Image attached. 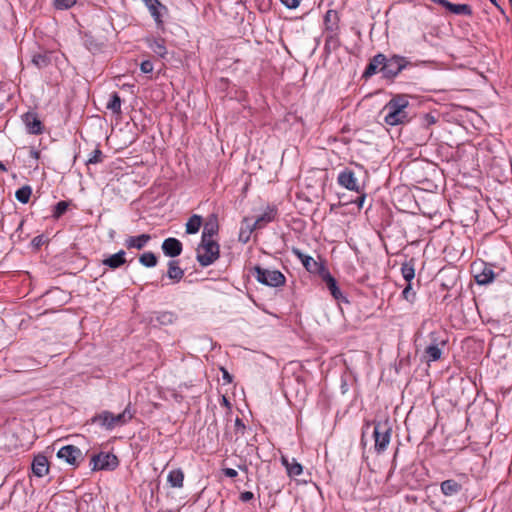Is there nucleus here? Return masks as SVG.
<instances>
[{
  "label": "nucleus",
  "instance_id": "bb28decb",
  "mask_svg": "<svg viewBox=\"0 0 512 512\" xmlns=\"http://www.w3.org/2000/svg\"><path fill=\"white\" fill-rule=\"evenodd\" d=\"M167 481L173 488H182L184 482V473L181 469L171 470L168 474Z\"/></svg>",
  "mask_w": 512,
  "mask_h": 512
},
{
  "label": "nucleus",
  "instance_id": "4be33fe9",
  "mask_svg": "<svg viewBox=\"0 0 512 512\" xmlns=\"http://www.w3.org/2000/svg\"><path fill=\"white\" fill-rule=\"evenodd\" d=\"M322 278H323L324 282L326 283V286L329 289V291H330L331 295L333 296V298L336 299V300L341 299L343 297V295H342V292H341L340 288L337 285V282H336L335 278L332 277L331 274L328 271H326L322 275Z\"/></svg>",
  "mask_w": 512,
  "mask_h": 512
},
{
  "label": "nucleus",
  "instance_id": "ea45409f",
  "mask_svg": "<svg viewBox=\"0 0 512 512\" xmlns=\"http://www.w3.org/2000/svg\"><path fill=\"white\" fill-rule=\"evenodd\" d=\"M76 0H54L53 5L57 10H67L75 5Z\"/></svg>",
  "mask_w": 512,
  "mask_h": 512
},
{
  "label": "nucleus",
  "instance_id": "37998d69",
  "mask_svg": "<svg viewBox=\"0 0 512 512\" xmlns=\"http://www.w3.org/2000/svg\"><path fill=\"white\" fill-rule=\"evenodd\" d=\"M339 39L337 37V33H328L325 38V48L333 45L334 47L338 46Z\"/></svg>",
  "mask_w": 512,
  "mask_h": 512
},
{
  "label": "nucleus",
  "instance_id": "4c0bfd02",
  "mask_svg": "<svg viewBox=\"0 0 512 512\" xmlns=\"http://www.w3.org/2000/svg\"><path fill=\"white\" fill-rule=\"evenodd\" d=\"M68 202L66 201H59L53 209V217L55 219L60 218L68 209Z\"/></svg>",
  "mask_w": 512,
  "mask_h": 512
},
{
  "label": "nucleus",
  "instance_id": "c85d7f7f",
  "mask_svg": "<svg viewBox=\"0 0 512 512\" xmlns=\"http://www.w3.org/2000/svg\"><path fill=\"white\" fill-rule=\"evenodd\" d=\"M130 403L126 406L124 411L118 415L113 414V428L116 425H123L133 418V412L130 408Z\"/></svg>",
  "mask_w": 512,
  "mask_h": 512
},
{
  "label": "nucleus",
  "instance_id": "412c9836",
  "mask_svg": "<svg viewBox=\"0 0 512 512\" xmlns=\"http://www.w3.org/2000/svg\"><path fill=\"white\" fill-rule=\"evenodd\" d=\"M148 47L160 58L164 59L167 55L165 40L162 38L147 39Z\"/></svg>",
  "mask_w": 512,
  "mask_h": 512
},
{
  "label": "nucleus",
  "instance_id": "f3484780",
  "mask_svg": "<svg viewBox=\"0 0 512 512\" xmlns=\"http://www.w3.org/2000/svg\"><path fill=\"white\" fill-rule=\"evenodd\" d=\"M151 240V236L149 234H141L139 236H129L125 240V247L127 249H143L147 243Z\"/></svg>",
  "mask_w": 512,
  "mask_h": 512
},
{
  "label": "nucleus",
  "instance_id": "e433bc0d",
  "mask_svg": "<svg viewBox=\"0 0 512 512\" xmlns=\"http://www.w3.org/2000/svg\"><path fill=\"white\" fill-rule=\"evenodd\" d=\"M303 471V467L300 463L296 462L293 459V462L290 465H287V473L290 477L299 476Z\"/></svg>",
  "mask_w": 512,
  "mask_h": 512
},
{
  "label": "nucleus",
  "instance_id": "603ef678",
  "mask_svg": "<svg viewBox=\"0 0 512 512\" xmlns=\"http://www.w3.org/2000/svg\"><path fill=\"white\" fill-rule=\"evenodd\" d=\"M221 371H222L223 379L227 383H231L232 382V376L229 374V372L226 369H224V368H221Z\"/></svg>",
  "mask_w": 512,
  "mask_h": 512
},
{
  "label": "nucleus",
  "instance_id": "2f4dec72",
  "mask_svg": "<svg viewBox=\"0 0 512 512\" xmlns=\"http://www.w3.org/2000/svg\"><path fill=\"white\" fill-rule=\"evenodd\" d=\"M448 11L455 15H465V16H471L473 13L471 6L468 4L451 3Z\"/></svg>",
  "mask_w": 512,
  "mask_h": 512
},
{
  "label": "nucleus",
  "instance_id": "09e8293b",
  "mask_svg": "<svg viewBox=\"0 0 512 512\" xmlns=\"http://www.w3.org/2000/svg\"><path fill=\"white\" fill-rule=\"evenodd\" d=\"M239 498L242 502H249L254 498V494L251 491H245L240 494Z\"/></svg>",
  "mask_w": 512,
  "mask_h": 512
},
{
  "label": "nucleus",
  "instance_id": "49530a36",
  "mask_svg": "<svg viewBox=\"0 0 512 512\" xmlns=\"http://www.w3.org/2000/svg\"><path fill=\"white\" fill-rule=\"evenodd\" d=\"M245 429H246V427H245V425H244V423H243L242 419H240L239 417H237V418H236V420H235V432H236L237 434H241V435H243V434H244V432H245Z\"/></svg>",
  "mask_w": 512,
  "mask_h": 512
},
{
  "label": "nucleus",
  "instance_id": "72a5a7b5",
  "mask_svg": "<svg viewBox=\"0 0 512 512\" xmlns=\"http://www.w3.org/2000/svg\"><path fill=\"white\" fill-rule=\"evenodd\" d=\"M139 262L147 268H152L157 265L158 259L153 252L149 251L140 255Z\"/></svg>",
  "mask_w": 512,
  "mask_h": 512
},
{
  "label": "nucleus",
  "instance_id": "cd10ccee",
  "mask_svg": "<svg viewBox=\"0 0 512 512\" xmlns=\"http://www.w3.org/2000/svg\"><path fill=\"white\" fill-rule=\"evenodd\" d=\"M444 348L445 347L427 345V347L424 350V356L427 362H434L441 359Z\"/></svg>",
  "mask_w": 512,
  "mask_h": 512
},
{
  "label": "nucleus",
  "instance_id": "a19ab883",
  "mask_svg": "<svg viewBox=\"0 0 512 512\" xmlns=\"http://www.w3.org/2000/svg\"><path fill=\"white\" fill-rule=\"evenodd\" d=\"M156 320L162 325H168L174 321V314L171 312H162L158 314Z\"/></svg>",
  "mask_w": 512,
  "mask_h": 512
},
{
  "label": "nucleus",
  "instance_id": "393cba45",
  "mask_svg": "<svg viewBox=\"0 0 512 512\" xmlns=\"http://www.w3.org/2000/svg\"><path fill=\"white\" fill-rule=\"evenodd\" d=\"M167 276L174 282H179L184 276V270L179 267L178 261L171 260L168 262Z\"/></svg>",
  "mask_w": 512,
  "mask_h": 512
},
{
  "label": "nucleus",
  "instance_id": "1a4fd4ad",
  "mask_svg": "<svg viewBox=\"0 0 512 512\" xmlns=\"http://www.w3.org/2000/svg\"><path fill=\"white\" fill-rule=\"evenodd\" d=\"M472 269L474 272L475 281L479 285H487L491 283L495 278V273L492 266L484 262H474Z\"/></svg>",
  "mask_w": 512,
  "mask_h": 512
},
{
  "label": "nucleus",
  "instance_id": "9d476101",
  "mask_svg": "<svg viewBox=\"0 0 512 512\" xmlns=\"http://www.w3.org/2000/svg\"><path fill=\"white\" fill-rule=\"evenodd\" d=\"M292 253L301 261L308 272L322 276L327 271L322 263H319L311 256L304 254L300 249L293 248Z\"/></svg>",
  "mask_w": 512,
  "mask_h": 512
},
{
  "label": "nucleus",
  "instance_id": "de8ad7c7",
  "mask_svg": "<svg viewBox=\"0 0 512 512\" xmlns=\"http://www.w3.org/2000/svg\"><path fill=\"white\" fill-rule=\"evenodd\" d=\"M280 1L288 9H296L300 4V0H280Z\"/></svg>",
  "mask_w": 512,
  "mask_h": 512
},
{
  "label": "nucleus",
  "instance_id": "a878e982",
  "mask_svg": "<svg viewBox=\"0 0 512 512\" xmlns=\"http://www.w3.org/2000/svg\"><path fill=\"white\" fill-rule=\"evenodd\" d=\"M91 421L92 423H99L106 429H113V413L109 411H103L102 413L95 415Z\"/></svg>",
  "mask_w": 512,
  "mask_h": 512
},
{
  "label": "nucleus",
  "instance_id": "4d7b16f0",
  "mask_svg": "<svg viewBox=\"0 0 512 512\" xmlns=\"http://www.w3.org/2000/svg\"><path fill=\"white\" fill-rule=\"evenodd\" d=\"M490 2H491L494 6H496L498 9H500V10H501V7H500V5L498 4L497 0H490Z\"/></svg>",
  "mask_w": 512,
  "mask_h": 512
},
{
  "label": "nucleus",
  "instance_id": "ddd939ff",
  "mask_svg": "<svg viewBox=\"0 0 512 512\" xmlns=\"http://www.w3.org/2000/svg\"><path fill=\"white\" fill-rule=\"evenodd\" d=\"M386 56L382 53L376 54L373 58L370 59L368 65L366 66L362 77L368 79L373 75L381 72L380 67L385 64Z\"/></svg>",
  "mask_w": 512,
  "mask_h": 512
},
{
  "label": "nucleus",
  "instance_id": "0eeeda50",
  "mask_svg": "<svg viewBox=\"0 0 512 512\" xmlns=\"http://www.w3.org/2000/svg\"><path fill=\"white\" fill-rule=\"evenodd\" d=\"M57 457L73 467H78L84 460L83 452L74 445L61 447L57 452Z\"/></svg>",
  "mask_w": 512,
  "mask_h": 512
},
{
  "label": "nucleus",
  "instance_id": "bf43d9fd",
  "mask_svg": "<svg viewBox=\"0 0 512 512\" xmlns=\"http://www.w3.org/2000/svg\"><path fill=\"white\" fill-rule=\"evenodd\" d=\"M23 223H24V221H23V220H21V221H20V223H19V225H18V228H17V230H20V229L22 228V226H23Z\"/></svg>",
  "mask_w": 512,
  "mask_h": 512
},
{
  "label": "nucleus",
  "instance_id": "c756f323",
  "mask_svg": "<svg viewBox=\"0 0 512 512\" xmlns=\"http://www.w3.org/2000/svg\"><path fill=\"white\" fill-rule=\"evenodd\" d=\"M51 62V54L49 52L36 53L32 57V63L39 69L47 67Z\"/></svg>",
  "mask_w": 512,
  "mask_h": 512
},
{
  "label": "nucleus",
  "instance_id": "5fc2aeb1",
  "mask_svg": "<svg viewBox=\"0 0 512 512\" xmlns=\"http://www.w3.org/2000/svg\"><path fill=\"white\" fill-rule=\"evenodd\" d=\"M364 200H365V195L364 194L361 195L360 197H358L356 203L358 204L359 207H362Z\"/></svg>",
  "mask_w": 512,
  "mask_h": 512
},
{
  "label": "nucleus",
  "instance_id": "dca6fc26",
  "mask_svg": "<svg viewBox=\"0 0 512 512\" xmlns=\"http://www.w3.org/2000/svg\"><path fill=\"white\" fill-rule=\"evenodd\" d=\"M32 472L37 477H43L49 472V462L46 456L37 455L34 457L32 465Z\"/></svg>",
  "mask_w": 512,
  "mask_h": 512
},
{
  "label": "nucleus",
  "instance_id": "6e6d98bb",
  "mask_svg": "<svg viewBox=\"0 0 512 512\" xmlns=\"http://www.w3.org/2000/svg\"><path fill=\"white\" fill-rule=\"evenodd\" d=\"M282 463L283 465H285V467L287 468V465H290V462L288 461V459L282 457Z\"/></svg>",
  "mask_w": 512,
  "mask_h": 512
},
{
  "label": "nucleus",
  "instance_id": "052dcab7",
  "mask_svg": "<svg viewBox=\"0 0 512 512\" xmlns=\"http://www.w3.org/2000/svg\"><path fill=\"white\" fill-rule=\"evenodd\" d=\"M243 236H246V233H244V230L242 229L240 232V239H242Z\"/></svg>",
  "mask_w": 512,
  "mask_h": 512
},
{
  "label": "nucleus",
  "instance_id": "7c9ffc66",
  "mask_svg": "<svg viewBox=\"0 0 512 512\" xmlns=\"http://www.w3.org/2000/svg\"><path fill=\"white\" fill-rule=\"evenodd\" d=\"M201 225H202V217L197 214L192 215L186 223V233L187 234L197 233L199 231Z\"/></svg>",
  "mask_w": 512,
  "mask_h": 512
},
{
  "label": "nucleus",
  "instance_id": "b1692460",
  "mask_svg": "<svg viewBox=\"0 0 512 512\" xmlns=\"http://www.w3.org/2000/svg\"><path fill=\"white\" fill-rule=\"evenodd\" d=\"M448 343V336L444 330H435L429 334V344L432 346L446 347Z\"/></svg>",
  "mask_w": 512,
  "mask_h": 512
},
{
  "label": "nucleus",
  "instance_id": "423d86ee",
  "mask_svg": "<svg viewBox=\"0 0 512 512\" xmlns=\"http://www.w3.org/2000/svg\"><path fill=\"white\" fill-rule=\"evenodd\" d=\"M373 436L375 439V450L378 453L384 452L390 443L391 427L388 426L387 422H378L374 426Z\"/></svg>",
  "mask_w": 512,
  "mask_h": 512
},
{
  "label": "nucleus",
  "instance_id": "f03ea898",
  "mask_svg": "<svg viewBox=\"0 0 512 512\" xmlns=\"http://www.w3.org/2000/svg\"><path fill=\"white\" fill-rule=\"evenodd\" d=\"M251 273L259 283L269 287H281L286 282L285 276L279 270H270L256 265L251 269Z\"/></svg>",
  "mask_w": 512,
  "mask_h": 512
},
{
  "label": "nucleus",
  "instance_id": "58836bf2",
  "mask_svg": "<svg viewBox=\"0 0 512 512\" xmlns=\"http://www.w3.org/2000/svg\"><path fill=\"white\" fill-rule=\"evenodd\" d=\"M103 160V153L100 149H95L90 154L89 158L86 160V165L90 164H98L101 163Z\"/></svg>",
  "mask_w": 512,
  "mask_h": 512
},
{
  "label": "nucleus",
  "instance_id": "a211bd4d",
  "mask_svg": "<svg viewBox=\"0 0 512 512\" xmlns=\"http://www.w3.org/2000/svg\"><path fill=\"white\" fill-rule=\"evenodd\" d=\"M125 255H126L125 251L120 250L117 253L112 254L109 257L105 258L102 261V264L111 269H117L126 263Z\"/></svg>",
  "mask_w": 512,
  "mask_h": 512
},
{
  "label": "nucleus",
  "instance_id": "a18cd8bd",
  "mask_svg": "<svg viewBox=\"0 0 512 512\" xmlns=\"http://www.w3.org/2000/svg\"><path fill=\"white\" fill-rule=\"evenodd\" d=\"M140 70L147 74L153 71V63L150 60H145L140 64Z\"/></svg>",
  "mask_w": 512,
  "mask_h": 512
},
{
  "label": "nucleus",
  "instance_id": "9b49d317",
  "mask_svg": "<svg viewBox=\"0 0 512 512\" xmlns=\"http://www.w3.org/2000/svg\"><path fill=\"white\" fill-rule=\"evenodd\" d=\"M338 183L348 190L360 192L358 180L356 179L354 172L348 168L339 173Z\"/></svg>",
  "mask_w": 512,
  "mask_h": 512
},
{
  "label": "nucleus",
  "instance_id": "6e6552de",
  "mask_svg": "<svg viewBox=\"0 0 512 512\" xmlns=\"http://www.w3.org/2000/svg\"><path fill=\"white\" fill-rule=\"evenodd\" d=\"M276 215V208L267 207V209L259 217L256 218L253 224H250L249 219L245 218L244 222L247 224L246 228L248 230V234L244 239V242L248 241L249 235L253 230L264 228L268 223L272 222L275 219Z\"/></svg>",
  "mask_w": 512,
  "mask_h": 512
},
{
  "label": "nucleus",
  "instance_id": "79ce46f5",
  "mask_svg": "<svg viewBox=\"0 0 512 512\" xmlns=\"http://www.w3.org/2000/svg\"><path fill=\"white\" fill-rule=\"evenodd\" d=\"M402 296L407 301L414 302L416 293L412 289L411 283H408V285L404 288V290L402 291Z\"/></svg>",
  "mask_w": 512,
  "mask_h": 512
},
{
  "label": "nucleus",
  "instance_id": "c9c22d12",
  "mask_svg": "<svg viewBox=\"0 0 512 512\" xmlns=\"http://www.w3.org/2000/svg\"><path fill=\"white\" fill-rule=\"evenodd\" d=\"M31 194L32 188L29 185H25L16 191L15 197L19 202L26 204L29 202Z\"/></svg>",
  "mask_w": 512,
  "mask_h": 512
},
{
  "label": "nucleus",
  "instance_id": "f704fd0d",
  "mask_svg": "<svg viewBox=\"0 0 512 512\" xmlns=\"http://www.w3.org/2000/svg\"><path fill=\"white\" fill-rule=\"evenodd\" d=\"M106 107L115 114L121 113V98L117 92H114L111 95Z\"/></svg>",
  "mask_w": 512,
  "mask_h": 512
},
{
  "label": "nucleus",
  "instance_id": "5701e85b",
  "mask_svg": "<svg viewBox=\"0 0 512 512\" xmlns=\"http://www.w3.org/2000/svg\"><path fill=\"white\" fill-rule=\"evenodd\" d=\"M151 16L154 18L158 27L163 25L161 10H166V7L161 4L159 0H153L150 4H146Z\"/></svg>",
  "mask_w": 512,
  "mask_h": 512
},
{
  "label": "nucleus",
  "instance_id": "2eb2a0df",
  "mask_svg": "<svg viewBox=\"0 0 512 512\" xmlns=\"http://www.w3.org/2000/svg\"><path fill=\"white\" fill-rule=\"evenodd\" d=\"M218 230L219 225L217 215L212 214L204 224L201 240H203V242L206 240H213L212 238L218 233Z\"/></svg>",
  "mask_w": 512,
  "mask_h": 512
},
{
  "label": "nucleus",
  "instance_id": "13d9d810",
  "mask_svg": "<svg viewBox=\"0 0 512 512\" xmlns=\"http://www.w3.org/2000/svg\"><path fill=\"white\" fill-rule=\"evenodd\" d=\"M0 170L7 171V168L5 167V165L1 161H0Z\"/></svg>",
  "mask_w": 512,
  "mask_h": 512
},
{
  "label": "nucleus",
  "instance_id": "3c124183",
  "mask_svg": "<svg viewBox=\"0 0 512 512\" xmlns=\"http://www.w3.org/2000/svg\"><path fill=\"white\" fill-rule=\"evenodd\" d=\"M223 473L225 476L229 477V478H235L238 473L235 469H232V468H225L223 469Z\"/></svg>",
  "mask_w": 512,
  "mask_h": 512
},
{
  "label": "nucleus",
  "instance_id": "864d4df0",
  "mask_svg": "<svg viewBox=\"0 0 512 512\" xmlns=\"http://www.w3.org/2000/svg\"><path fill=\"white\" fill-rule=\"evenodd\" d=\"M432 1L435 2V3L440 4L441 6L446 8L447 10H449V6L451 5V2H449L448 0H432Z\"/></svg>",
  "mask_w": 512,
  "mask_h": 512
},
{
  "label": "nucleus",
  "instance_id": "20e7f679",
  "mask_svg": "<svg viewBox=\"0 0 512 512\" xmlns=\"http://www.w3.org/2000/svg\"><path fill=\"white\" fill-rule=\"evenodd\" d=\"M411 65L412 63L406 57L395 54L390 58L386 57L385 64L380 67V70L383 78L393 80L403 69Z\"/></svg>",
  "mask_w": 512,
  "mask_h": 512
},
{
  "label": "nucleus",
  "instance_id": "e2e57ef3",
  "mask_svg": "<svg viewBox=\"0 0 512 512\" xmlns=\"http://www.w3.org/2000/svg\"><path fill=\"white\" fill-rule=\"evenodd\" d=\"M145 4H150L153 0H143Z\"/></svg>",
  "mask_w": 512,
  "mask_h": 512
},
{
  "label": "nucleus",
  "instance_id": "39448f33",
  "mask_svg": "<svg viewBox=\"0 0 512 512\" xmlns=\"http://www.w3.org/2000/svg\"><path fill=\"white\" fill-rule=\"evenodd\" d=\"M118 464V458L112 453L101 452L99 454H94L90 460L92 471L114 470Z\"/></svg>",
  "mask_w": 512,
  "mask_h": 512
},
{
  "label": "nucleus",
  "instance_id": "7ed1b4c3",
  "mask_svg": "<svg viewBox=\"0 0 512 512\" xmlns=\"http://www.w3.org/2000/svg\"><path fill=\"white\" fill-rule=\"evenodd\" d=\"M197 261L202 267H207L213 264L220 255V246L214 240H201L197 247Z\"/></svg>",
  "mask_w": 512,
  "mask_h": 512
},
{
  "label": "nucleus",
  "instance_id": "aec40b11",
  "mask_svg": "<svg viewBox=\"0 0 512 512\" xmlns=\"http://www.w3.org/2000/svg\"><path fill=\"white\" fill-rule=\"evenodd\" d=\"M440 489L445 496L450 497L458 494L462 490V484L454 479H448L441 483Z\"/></svg>",
  "mask_w": 512,
  "mask_h": 512
},
{
  "label": "nucleus",
  "instance_id": "f257e3e1",
  "mask_svg": "<svg viewBox=\"0 0 512 512\" xmlns=\"http://www.w3.org/2000/svg\"><path fill=\"white\" fill-rule=\"evenodd\" d=\"M409 106L408 97L405 94H397L385 105L386 115L384 121L390 126L404 124L409 121L410 116L406 109Z\"/></svg>",
  "mask_w": 512,
  "mask_h": 512
},
{
  "label": "nucleus",
  "instance_id": "f8f14e48",
  "mask_svg": "<svg viewBox=\"0 0 512 512\" xmlns=\"http://www.w3.org/2000/svg\"><path fill=\"white\" fill-rule=\"evenodd\" d=\"M22 120L26 125L27 131L30 134L39 135L43 132V125L34 112H27L22 116Z\"/></svg>",
  "mask_w": 512,
  "mask_h": 512
},
{
  "label": "nucleus",
  "instance_id": "473e14b6",
  "mask_svg": "<svg viewBox=\"0 0 512 512\" xmlns=\"http://www.w3.org/2000/svg\"><path fill=\"white\" fill-rule=\"evenodd\" d=\"M401 273L403 278L410 283L411 280L415 277V267L414 260L411 259L409 262H405L401 266Z\"/></svg>",
  "mask_w": 512,
  "mask_h": 512
},
{
  "label": "nucleus",
  "instance_id": "8fccbe9b",
  "mask_svg": "<svg viewBox=\"0 0 512 512\" xmlns=\"http://www.w3.org/2000/svg\"><path fill=\"white\" fill-rule=\"evenodd\" d=\"M436 123V117L433 116L432 114H426L424 116V125L426 126H429V125H433Z\"/></svg>",
  "mask_w": 512,
  "mask_h": 512
},
{
  "label": "nucleus",
  "instance_id": "c03bdc74",
  "mask_svg": "<svg viewBox=\"0 0 512 512\" xmlns=\"http://www.w3.org/2000/svg\"><path fill=\"white\" fill-rule=\"evenodd\" d=\"M45 243V238L43 235H38L34 237L31 241V245L34 249L38 250Z\"/></svg>",
  "mask_w": 512,
  "mask_h": 512
},
{
  "label": "nucleus",
  "instance_id": "4468645a",
  "mask_svg": "<svg viewBox=\"0 0 512 512\" xmlns=\"http://www.w3.org/2000/svg\"><path fill=\"white\" fill-rule=\"evenodd\" d=\"M163 253L171 258L177 257L182 253V243L177 238L169 237L162 243Z\"/></svg>",
  "mask_w": 512,
  "mask_h": 512
},
{
  "label": "nucleus",
  "instance_id": "680f3d73",
  "mask_svg": "<svg viewBox=\"0 0 512 512\" xmlns=\"http://www.w3.org/2000/svg\"><path fill=\"white\" fill-rule=\"evenodd\" d=\"M243 236H246V233H244V230L242 229L240 232V239H242Z\"/></svg>",
  "mask_w": 512,
  "mask_h": 512
},
{
  "label": "nucleus",
  "instance_id": "6ab92c4d",
  "mask_svg": "<svg viewBox=\"0 0 512 512\" xmlns=\"http://www.w3.org/2000/svg\"><path fill=\"white\" fill-rule=\"evenodd\" d=\"M339 16L337 11L328 10L324 16L325 29L328 33L337 32L339 29Z\"/></svg>",
  "mask_w": 512,
  "mask_h": 512
}]
</instances>
